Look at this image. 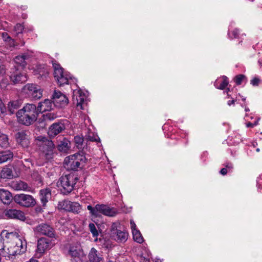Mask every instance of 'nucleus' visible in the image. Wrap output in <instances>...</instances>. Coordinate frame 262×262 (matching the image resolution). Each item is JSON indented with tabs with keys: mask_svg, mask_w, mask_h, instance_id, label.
I'll use <instances>...</instances> for the list:
<instances>
[{
	"mask_svg": "<svg viewBox=\"0 0 262 262\" xmlns=\"http://www.w3.org/2000/svg\"><path fill=\"white\" fill-rule=\"evenodd\" d=\"M82 161V156L75 154L67 157L64 160V167L68 170L77 171L81 168L80 162Z\"/></svg>",
	"mask_w": 262,
	"mask_h": 262,
	"instance_id": "nucleus-5",
	"label": "nucleus"
},
{
	"mask_svg": "<svg viewBox=\"0 0 262 262\" xmlns=\"http://www.w3.org/2000/svg\"><path fill=\"white\" fill-rule=\"evenodd\" d=\"M225 168H227L229 172H232L233 168V164L231 162H226L224 165Z\"/></svg>",
	"mask_w": 262,
	"mask_h": 262,
	"instance_id": "nucleus-45",
	"label": "nucleus"
},
{
	"mask_svg": "<svg viewBox=\"0 0 262 262\" xmlns=\"http://www.w3.org/2000/svg\"><path fill=\"white\" fill-rule=\"evenodd\" d=\"M13 157V153L10 150H5L0 152V163L11 160Z\"/></svg>",
	"mask_w": 262,
	"mask_h": 262,
	"instance_id": "nucleus-27",
	"label": "nucleus"
},
{
	"mask_svg": "<svg viewBox=\"0 0 262 262\" xmlns=\"http://www.w3.org/2000/svg\"><path fill=\"white\" fill-rule=\"evenodd\" d=\"M38 145L39 149L45 154L46 159L49 160L53 158L55 146L52 140L42 137Z\"/></svg>",
	"mask_w": 262,
	"mask_h": 262,
	"instance_id": "nucleus-7",
	"label": "nucleus"
},
{
	"mask_svg": "<svg viewBox=\"0 0 262 262\" xmlns=\"http://www.w3.org/2000/svg\"><path fill=\"white\" fill-rule=\"evenodd\" d=\"M35 211L37 212H42L43 211V210L41 207L38 206L36 207Z\"/></svg>",
	"mask_w": 262,
	"mask_h": 262,
	"instance_id": "nucleus-54",
	"label": "nucleus"
},
{
	"mask_svg": "<svg viewBox=\"0 0 262 262\" xmlns=\"http://www.w3.org/2000/svg\"><path fill=\"white\" fill-rule=\"evenodd\" d=\"M56 106V104L54 103L53 99H46L43 101L38 103L36 108L39 114L46 112H51L54 110Z\"/></svg>",
	"mask_w": 262,
	"mask_h": 262,
	"instance_id": "nucleus-11",
	"label": "nucleus"
},
{
	"mask_svg": "<svg viewBox=\"0 0 262 262\" xmlns=\"http://www.w3.org/2000/svg\"><path fill=\"white\" fill-rule=\"evenodd\" d=\"M65 129V126L61 122L53 123L49 127L48 134L50 137H54Z\"/></svg>",
	"mask_w": 262,
	"mask_h": 262,
	"instance_id": "nucleus-18",
	"label": "nucleus"
},
{
	"mask_svg": "<svg viewBox=\"0 0 262 262\" xmlns=\"http://www.w3.org/2000/svg\"><path fill=\"white\" fill-rule=\"evenodd\" d=\"M35 234L39 236H46L49 238H56L55 229L49 224L42 223L33 228Z\"/></svg>",
	"mask_w": 262,
	"mask_h": 262,
	"instance_id": "nucleus-4",
	"label": "nucleus"
},
{
	"mask_svg": "<svg viewBox=\"0 0 262 262\" xmlns=\"http://www.w3.org/2000/svg\"><path fill=\"white\" fill-rule=\"evenodd\" d=\"M245 111L246 112H249V111H250V110H249V108L248 107H245Z\"/></svg>",
	"mask_w": 262,
	"mask_h": 262,
	"instance_id": "nucleus-57",
	"label": "nucleus"
},
{
	"mask_svg": "<svg viewBox=\"0 0 262 262\" xmlns=\"http://www.w3.org/2000/svg\"><path fill=\"white\" fill-rule=\"evenodd\" d=\"M85 139L87 141L100 142V139L98 136L93 132H89L85 135Z\"/></svg>",
	"mask_w": 262,
	"mask_h": 262,
	"instance_id": "nucleus-38",
	"label": "nucleus"
},
{
	"mask_svg": "<svg viewBox=\"0 0 262 262\" xmlns=\"http://www.w3.org/2000/svg\"><path fill=\"white\" fill-rule=\"evenodd\" d=\"M97 209L98 210V216L100 214L108 216H115L118 213L117 210L112 207L104 205V204H97Z\"/></svg>",
	"mask_w": 262,
	"mask_h": 262,
	"instance_id": "nucleus-12",
	"label": "nucleus"
},
{
	"mask_svg": "<svg viewBox=\"0 0 262 262\" xmlns=\"http://www.w3.org/2000/svg\"><path fill=\"white\" fill-rule=\"evenodd\" d=\"M228 78L225 76H223L215 81L214 85L217 89L224 90L228 85Z\"/></svg>",
	"mask_w": 262,
	"mask_h": 262,
	"instance_id": "nucleus-25",
	"label": "nucleus"
},
{
	"mask_svg": "<svg viewBox=\"0 0 262 262\" xmlns=\"http://www.w3.org/2000/svg\"><path fill=\"white\" fill-rule=\"evenodd\" d=\"M79 180L77 175L73 172L61 176L58 182V186L63 194L70 193L74 189V186Z\"/></svg>",
	"mask_w": 262,
	"mask_h": 262,
	"instance_id": "nucleus-2",
	"label": "nucleus"
},
{
	"mask_svg": "<svg viewBox=\"0 0 262 262\" xmlns=\"http://www.w3.org/2000/svg\"><path fill=\"white\" fill-rule=\"evenodd\" d=\"M11 73L10 79L14 84L22 83L27 80V76L21 73L18 69L16 70L11 69Z\"/></svg>",
	"mask_w": 262,
	"mask_h": 262,
	"instance_id": "nucleus-15",
	"label": "nucleus"
},
{
	"mask_svg": "<svg viewBox=\"0 0 262 262\" xmlns=\"http://www.w3.org/2000/svg\"><path fill=\"white\" fill-rule=\"evenodd\" d=\"M13 200L16 204L25 207H32L36 204L35 199L31 195L24 193L15 194Z\"/></svg>",
	"mask_w": 262,
	"mask_h": 262,
	"instance_id": "nucleus-8",
	"label": "nucleus"
},
{
	"mask_svg": "<svg viewBox=\"0 0 262 262\" xmlns=\"http://www.w3.org/2000/svg\"><path fill=\"white\" fill-rule=\"evenodd\" d=\"M239 35L240 30L237 28H234L231 30L229 29L228 31V37L231 39L234 38H239Z\"/></svg>",
	"mask_w": 262,
	"mask_h": 262,
	"instance_id": "nucleus-36",
	"label": "nucleus"
},
{
	"mask_svg": "<svg viewBox=\"0 0 262 262\" xmlns=\"http://www.w3.org/2000/svg\"><path fill=\"white\" fill-rule=\"evenodd\" d=\"M259 81L260 80L258 78L254 77L251 80L250 83L253 86H257L259 84Z\"/></svg>",
	"mask_w": 262,
	"mask_h": 262,
	"instance_id": "nucleus-46",
	"label": "nucleus"
},
{
	"mask_svg": "<svg viewBox=\"0 0 262 262\" xmlns=\"http://www.w3.org/2000/svg\"><path fill=\"white\" fill-rule=\"evenodd\" d=\"M5 232V231H3L2 232V234H4Z\"/></svg>",
	"mask_w": 262,
	"mask_h": 262,
	"instance_id": "nucleus-60",
	"label": "nucleus"
},
{
	"mask_svg": "<svg viewBox=\"0 0 262 262\" xmlns=\"http://www.w3.org/2000/svg\"><path fill=\"white\" fill-rule=\"evenodd\" d=\"M0 111L2 114H4L6 112V107L1 100H0Z\"/></svg>",
	"mask_w": 262,
	"mask_h": 262,
	"instance_id": "nucleus-48",
	"label": "nucleus"
},
{
	"mask_svg": "<svg viewBox=\"0 0 262 262\" xmlns=\"http://www.w3.org/2000/svg\"><path fill=\"white\" fill-rule=\"evenodd\" d=\"M51 240L45 237L39 238L37 241V252L42 254L46 250L50 249Z\"/></svg>",
	"mask_w": 262,
	"mask_h": 262,
	"instance_id": "nucleus-14",
	"label": "nucleus"
},
{
	"mask_svg": "<svg viewBox=\"0 0 262 262\" xmlns=\"http://www.w3.org/2000/svg\"><path fill=\"white\" fill-rule=\"evenodd\" d=\"M110 231L111 237L118 243H124L128 238V232L122 229L119 223H113L112 224Z\"/></svg>",
	"mask_w": 262,
	"mask_h": 262,
	"instance_id": "nucleus-3",
	"label": "nucleus"
},
{
	"mask_svg": "<svg viewBox=\"0 0 262 262\" xmlns=\"http://www.w3.org/2000/svg\"><path fill=\"white\" fill-rule=\"evenodd\" d=\"M228 172H229L228 170L225 167L222 168L220 171V173L223 176L226 175Z\"/></svg>",
	"mask_w": 262,
	"mask_h": 262,
	"instance_id": "nucleus-52",
	"label": "nucleus"
},
{
	"mask_svg": "<svg viewBox=\"0 0 262 262\" xmlns=\"http://www.w3.org/2000/svg\"><path fill=\"white\" fill-rule=\"evenodd\" d=\"M33 179L37 182L38 184H42L43 178L37 172H34L32 174Z\"/></svg>",
	"mask_w": 262,
	"mask_h": 262,
	"instance_id": "nucleus-41",
	"label": "nucleus"
},
{
	"mask_svg": "<svg viewBox=\"0 0 262 262\" xmlns=\"http://www.w3.org/2000/svg\"><path fill=\"white\" fill-rule=\"evenodd\" d=\"M89 262H103L102 254L95 248H92L89 254Z\"/></svg>",
	"mask_w": 262,
	"mask_h": 262,
	"instance_id": "nucleus-20",
	"label": "nucleus"
},
{
	"mask_svg": "<svg viewBox=\"0 0 262 262\" xmlns=\"http://www.w3.org/2000/svg\"><path fill=\"white\" fill-rule=\"evenodd\" d=\"M11 186L16 190L26 191L29 190V188H30L27 183L20 180L13 182L12 183Z\"/></svg>",
	"mask_w": 262,
	"mask_h": 262,
	"instance_id": "nucleus-26",
	"label": "nucleus"
},
{
	"mask_svg": "<svg viewBox=\"0 0 262 262\" xmlns=\"http://www.w3.org/2000/svg\"><path fill=\"white\" fill-rule=\"evenodd\" d=\"M0 200L4 204H9L13 200V196L8 190L0 189Z\"/></svg>",
	"mask_w": 262,
	"mask_h": 262,
	"instance_id": "nucleus-21",
	"label": "nucleus"
},
{
	"mask_svg": "<svg viewBox=\"0 0 262 262\" xmlns=\"http://www.w3.org/2000/svg\"><path fill=\"white\" fill-rule=\"evenodd\" d=\"M130 225H131V228H132V232H133V229L134 230H137L136 229V225L135 224V223L134 222V221H130Z\"/></svg>",
	"mask_w": 262,
	"mask_h": 262,
	"instance_id": "nucleus-53",
	"label": "nucleus"
},
{
	"mask_svg": "<svg viewBox=\"0 0 262 262\" xmlns=\"http://www.w3.org/2000/svg\"><path fill=\"white\" fill-rule=\"evenodd\" d=\"M0 255L6 258H8V255L7 254V251L5 248H2L0 249Z\"/></svg>",
	"mask_w": 262,
	"mask_h": 262,
	"instance_id": "nucleus-50",
	"label": "nucleus"
},
{
	"mask_svg": "<svg viewBox=\"0 0 262 262\" xmlns=\"http://www.w3.org/2000/svg\"><path fill=\"white\" fill-rule=\"evenodd\" d=\"M16 236V237H17V236L18 235V234L16 232H6V237L7 238H9L10 236Z\"/></svg>",
	"mask_w": 262,
	"mask_h": 262,
	"instance_id": "nucleus-51",
	"label": "nucleus"
},
{
	"mask_svg": "<svg viewBox=\"0 0 262 262\" xmlns=\"http://www.w3.org/2000/svg\"><path fill=\"white\" fill-rule=\"evenodd\" d=\"M75 145L78 148L82 147L83 138L79 136H76L74 139Z\"/></svg>",
	"mask_w": 262,
	"mask_h": 262,
	"instance_id": "nucleus-39",
	"label": "nucleus"
},
{
	"mask_svg": "<svg viewBox=\"0 0 262 262\" xmlns=\"http://www.w3.org/2000/svg\"><path fill=\"white\" fill-rule=\"evenodd\" d=\"M15 246L18 247L17 253H18V255H21L26 251L27 242L25 239L23 241L21 239H19L18 242L16 243Z\"/></svg>",
	"mask_w": 262,
	"mask_h": 262,
	"instance_id": "nucleus-29",
	"label": "nucleus"
},
{
	"mask_svg": "<svg viewBox=\"0 0 262 262\" xmlns=\"http://www.w3.org/2000/svg\"><path fill=\"white\" fill-rule=\"evenodd\" d=\"M77 100V107L78 109L84 110V105L86 104V100L85 96L83 95H82L79 94V96L76 98Z\"/></svg>",
	"mask_w": 262,
	"mask_h": 262,
	"instance_id": "nucleus-31",
	"label": "nucleus"
},
{
	"mask_svg": "<svg viewBox=\"0 0 262 262\" xmlns=\"http://www.w3.org/2000/svg\"><path fill=\"white\" fill-rule=\"evenodd\" d=\"M3 217L6 219H13L25 221V213L20 210L16 209H6L3 212Z\"/></svg>",
	"mask_w": 262,
	"mask_h": 262,
	"instance_id": "nucleus-9",
	"label": "nucleus"
},
{
	"mask_svg": "<svg viewBox=\"0 0 262 262\" xmlns=\"http://www.w3.org/2000/svg\"><path fill=\"white\" fill-rule=\"evenodd\" d=\"M97 204L95 206V207H93L91 205H88L87 206V209L90 211V212L92 216L98 217V210L97 209Z\"/></svg>",
	"mask_w": 262,
	"mask_h": 262,
	"instance_id": "nucleus-42",
	"label": "nucleus"
},
{
	"mask_svg": "<svg viewBox=\"0 0 262 262\" xmlns=\"http://www.w3.org/2000/svg\"><path fill=\"white\" fill-rule=\"evenodd\" d=\"M258 121L256 120V121H255L253 123L248 122L246 123V126L247 127L253 128L258 124Z\"/></svg>",
	"mask_w": 262,
	"mask_h": 262,
	"instance_id": "nucleus-49",
	"label": "nucleus"
},
{
	"mask_svg": "<svg viewBox=\"0 0 262 262\" xmlns=\"http://www.w3.org/2000/svg\"><path fill=\"white\" fill-rule=\"evenodd\" d=\"M133 236L134 240L139 244H141L144 242V239L140 232L138 230H133Z\"/></svg>",
	"mask_w": 262,
	"mask_h": 262,
	"instance_id": "nucleus-35",
	"label": "nucleus"
},
{
	"mask_svg": "<svg viewBox=\"0 0 262 262\" xmlns=\"http://www.w3.org/2000/svg\"><path fill=\"white\" fill-rule=\"evenodd\" d=\"M229 91H230L229 89H227V93H228Z\"/></svg>",
	"mask_w": 262,
	"mask_h": 262,
	"instance_id": "nucleus-61",
	"label": "nucleus"
},
{
	"mask_svg": "<svg viewBox=\"0 0 262 262\" xmlns=\"http://www.w3.org/2000/svg\"><path fill=\"white\" fill-rule=\"evenodd\" d=\"M89 228L90 231L92 233L93 237H97L98 236V231L97 229L96 226L94 223H90L89 225Z\"/></svg>",
	"mask_w": 262,
	"mask_h": 262,
	"instance_id": "nucleus-40",
	"label": "nucleus"
},
{
	"mask_svg": "<svg viewBox=\"0 0 262 262\" xmlns=\"http://www.w3.org/2000/svg\"><path fill=\"white\" fill-rule=\"evenodd\" d=\"M70 148L71 143L68 139L63 138L62 140L58 141L57 148L59 151L67 153Z\"/></svg>",
	"mask_w": 262,
	"mask_h": 262,
	"instance_id": "nucleus-22",
	"label": "nucleus"
},
{
	"mask_svg": "<svg viewBox=\"0 0 262 262\" xmlns=\"http://www.w3.org/2000/svg\"><path fill=\"white\" fill-rule=\"evenodd\" d=\"M242 100H243V101H245V100H246V98H245V97H243V98H242Z\"/></svg>",
	"mask_w": 262,
	"mask_h": 262,
	"instance_id": "nucleus-59",
	"label": "nucleus"
},
{
	"mask_svg": "<svg viewBox=\"0 0 262 262\" xmlns=\"http://www.w3.org/2000/svg\"><path fill=\"white\" fill-rule=\"evenodd\" d=\"M15 139L17 143L23 147L26 148L30 143L27 135L25 131L18 132L15 135Z\"/></svg>",
	"mask_w": 262,
	"mask_h": 262,
	"instance_id": "nucleus-17",
	"label": "nucleus"
},
{
	"mask_svg": "<svg viewBox=\"0 0 262 262\" xmlns=\"http://www.w3.org/2000/svg\"><path fill=\"white\" fill-rule=\"evenodd\" d=\"M27 58V56L26 55L16 56L14 59V62L16 66H15L14 68L12 69H24L27 65V62L26 61Z\"/></svg>",
	"mask_w": 262,
	"mask_h": 262,
	"instance_id": "nucleus-19",
	"label": "nucleus"
},
{
	"mask_svg": "<svg viewBox=\"0 0 262 262\" xmlns=\"http://www.w3.org/2000/svg\"><path fill=\"white\" fill-rule=\"evenodd\" d=\"M26 88L33 99L38 100L42 96V91L39 86L33 83H29L26 85Z\"/></svg>",
	"mask_w": 262,
	"mask_h": 262,
	"instance_id": "nucleus-13",
	"label": "nucleus"
},
{
	"mask_svg": "<svg viewBox=\"0 0 262 262\" xmlns=\"http://www.w3.org/2000/svg\"><path fill=\"white\" fill-rule=\"evenodd\" d=\"M18 249L17 246L15 245L10 246L7 249V254L8 255V258L11 260H13L15 258V256L18 255L17 253V249Z\"/></svg>",
	"mask_w": 262,
	"mask_h": 262,
	"instance_id": "nucleus-30",
	"label": "nucleus"
},
{
	"mask_svg": "<svg viewBox=\"0 0 262 262\" xmlns=\"http://www.w3.org/2000/svg\"><path fill=\"white\" fill-rule=\"evenodd\" d=\"M14 167L9 166L4 168L1 171V176L5 179H11L14 176L13 174Z\"/></svg>",
	"mask_w": 262,
	"mask_h": 262,
	"instance_id": "nucleus-28",
	"label": "nucleus"
},
{
	"mask_svg": "<svg viewBox=\"0 0 262 262\" xmlns=\"http://www.w3.org/2000/svg\"><path fill=\"white\" fill-rule=\"evenodd\" d=\"M21 102L18 100L12 101L8 104V111L10 114L16 113L21 107Z\"/></svg>",
	"mask_w": 262,
	"mask_h": 262,
	"instance_id": "nucleus-24",
	"label": "nucleus"
},
{
	"mask_svg": "<svg viewBox=\"0 0 262 262\" xmlns=\"http://www.w3.org/2000/svg\"><path fill=\"white\" fill-rule=\"evenodd\" d=\"M24 26L20 24H17L14 27V32H15L16 35L19 37L20 34H21L23 31L24 30Z\"/></svg>",
	"mask_w": 262,
	"mask_h": 262,
	"instance_id": "nucleus-43",
	"label": "nucleus"
},
{
	"mask_svg": "<svg viewBox=\"0 0 262 262\" xmlns=\"http://www.w3.org/2000/svg\"><path fill=\"white\" fill-rule=\"evenodd\" d=\"M187 143H188V141H187L186 142V143H185V144L186 145V144H187Z\"/></svg>",
	"mask_w": 262,
	"mask_h": 262,
	"instance_id": "nucleus-62",
	"label": "nucleus"
},
{
	"mask_svg": "<svg viewBox=\"0 0 262 262\" xmlns=\"http://www.w3.org/2000/svg\"><path fill=\"white\" fill-rule=\"evenodd\" d=\"M245 79H246V77L244 75L239 74L235 77L234 80L237 85H240Z\"/></svg>",
	"mask_w": 262,
	"mask_h": 262,
	"instance_id": "nucleus-44",
	"label": "nucleus"
},
{
	"mask_svg": "<svg viewBox=\"0 0 262 262\" xmlns=\"http://www.w3.org/2000/svg\"><path fill=\"white\" fill-rule=\"evenodd\" d=\"M38 116L36 106L32 103L26 104L16 112L17 122L27 126L33 124L36 121Z\"/></svg>",
	"mask_w": 262,
	"mask_h": 262,
	"instance_id": "nucleus-1",
	"label": "nucleus"
},
{
	"mask_svg": "<svg viewBox=\"0 0 262 262\" xmlns=\"http://www.w3.org/2000/svg\"><path fill=\"white\" fill-rule=\"evenodd\" d=\"M236 101V100L233 99L232 100H229L227 102V104L229 106H230L231 104H234L235 103V102Z\"/></svg>",
	"mask_w": 262,
	"mask_h": 262,
	"instance_id": "nucleus-55",
	"label": "nucleus"
},
{
	"mask_svg": "<svg viewBox=\"0 0 262 262\" xmlns=\"http://www.w3.org/2000/svg\"><path fill=\"white\" fill-rule=\"evenodd\" d=\"M71 203V201L66 200L59 201L57 205V208L59 210H64L69 211Z\"/></svg>",
	"mask_w": 262,
	"mask_h": 262,
	"instance_id": "nucleus-32",
	"label": "nucleus"
},
{
	"mask_svg": "<svg viewBox=\"0 0 262 262\" xmlns=\"http://www.w3.org/2000/svg\"><path fill=\"white\" fill-rule=\"evenodd\" d=\"M261 180H262V174L260 175L259 177H258L257 179V186L260 191V189H262L261 182Z\"/></svg>",
	"mask_w": 262,
	"mask_h": 262,
	"instance_id": "nucleus-47",
	"label": "nucleus"
},
{
	"mask_svg": "<svg viewBox=\"0 0 262 262\" xmlns=\"http://www.w3.org/2000/svg\"><path fill=\"white\" fill-rule=\"evenodd\" d=\"M52 62L54 69V77L59 86L68 84L70 76L64 73V69L56 60H53Z\"/></svg>",
	"mask_w": 262,
	"mask_h": 262,
	"instance_id": "nucleus-6",
	"label": "nucleus"
},
{
	"mask_svg": "<svg viewBox=\"0 0 262 262\" xmlns=\"http://www.w3.org/2000/svg\"><path fill=\"white\" fill-rule=\"evenodd\" d=\"M12 42H13V43H12V46H13V47H15V46H17V45H16V44H15V43H14V42H15L14 40H13V39L12 40Z\"/></svg>",
	"mask_w": 262,
	"mask_h": 262,
	"instance_id": "nucleus-56",
	"label": "nucleus"
},
{
	"mask_svg": "<svg viewBox=\"0 0 262 262\" xmlns=\"http://www.w3.org/2000/svg\"><path fill=\"white\" fill-rule=\"evenodd\" d=\"M43 120L45 121H53L58 117L57 113L48 112L42 116Z\"/></svg>",
	"mask_w": 262,
	"mask_h": 262,
	"instance_id": "nucleus-33",
	"label": "nucleus"
},
{
	"mask_svg": "<svg viewBox=\"0 0 262 262\" xmlns=\"http://www.w3.org/2000/svg\"><path fill=\"white\" fill-rule=\"evenodd\" d=\"M39 196L42 206L45 207L47 203L51 200L52 197L51 189L46 187L40 189L39 192Z\"/></svg>",
	"mask_w": 262,
	"mask_h": 262,
	"instance_id": "nucleus-16",
	"label": "nucleus"
},
{
	"mask_svg": "<svg viewBox=\"0 0 262 262\" xmlns=\"http://www.w3.org/2000/svg\"><path fill=\"white\" fill-rule=\"evenodd\" d=\"M9 145V139L5 134L0 135V147L3 148L7 147Z\"/></svg>",
	"mask_w": 262,
	"mask_h": 262,
	"instance_id": "nucleus-37",
	"label": "nucleus"
},
{
	"mask_svg": "<svg viewBox=\"0 0 262 262\" xmlns=\"http://www.w3.org/2000/svg\"><path fill=\"white\" fill-rule=\"evenodd\" d=\"M259 150H260V149H259V148H257L256 149V151L257 152H259Z\"/></svg>",
	"mask_w": 262,
	"mask_h": 262,
	"instance_id": "nucleus-58",
	"label": "nucleus"
},
{
	"mask_svg": "<svg viewBox=\"0 0 262 262\" xmlns=\"http://www.w3.org/2000/svg\"><path fill=\"white\" fill-rule=\"evenodd\" d=\"M81 252V249L78 244L70 245L68 250V254L72 257H79Z\"/></svg>",
	"mask_w": 262,
	"mask_h": 262,
	"instance_id": "nucleus-23",
	"label": "nucleus"
},
{
	"mask_svg": "<svg viewBox=\"0 0 262 262\" xmlns=\"http://www.w3.org/2000/svg\"><path fill=\"white\" fill-rule=\"evenodd\" d=\"M24 44H25V42H23V45H23V46H24Z\"/></svg>",
	"mask_w": 262,
	"mask_h": 262,
	"instance_id": "nucleus-63",
	"label": "nucleus"
},
{
	"mask_svg": "<svg viewBox=\"0 0 262 262\" xmlns=\"http://www.w3.org/2000/svg\"><path fill=\"white\" fill-rule=\"evenodd\" d=\"M81 209V206L78 203L71 202L69 212L78 214L80 212Z\"/></svg>",
	"mask_w": 262,
	"mask_h": 262,
	"instance_id": "nucleus-34",
	"label": "nucleus"
},
{
	"mask_svg": "<svg viewBox=\"0 0 262 262\" xmlns=\"http://www.w3.org/2000/svg\"><path fill=\"white\" fill-rule=\"evenodd\" d=\"M52 99L56 104V107H62L67 105L69 102L68 97L58 90H55L52 96Z\"/></svg>",
	"mask_w": 262,
	"mask_h": 262,
	"instance_id": "nucleus-10",
	"label": "nucleus"
}]
</instances>
